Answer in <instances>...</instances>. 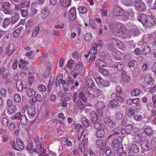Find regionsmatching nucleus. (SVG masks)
<instances>
[{
	"mask_svg": "<svg viewBox=\"0 0 156 156\" xmlns=\"http://www.w3.org/2000/svg\"><path fill=\"white\" fill-rule=\"evenodd\" d=\"M144 81L146 83L151 86L153 85L154 83V79L152 78L151 76L149 75H147L145 76Z\"/></svg>",
	"mask_w": 156,
	"mask_h": 156,
	"instance_id": "9d476101",
	"label": "nucleus"
},
{
	"mask_svg": "<svg viewBox=\"0 0 156 156\" xmlns=\"http://www.w3.org/2000/svg\"><path fill=\"white\" fill-rule=\"evenodd\" d=\"M120 145L122 146V143L117 142L116 141L114 140H113L112 143L111 144L112 149L114 151H116L117 150V149L119 147Z\"/></svg>",
	"mask_w": 156,
	"mask_h": 156,
	"instance_id": "a211bd4d",
	"label": "nucleus"
},
{
	"mask_svg": "<svg viewBox=\"0 0 156 156\" xmlns=\"http://www.w3.org/2000/svg\"><path fill=\"white\" fill-rule=\"evenodd\" d=\"M46 150L43 149L41 144H36V147L34 149V152L36 153H41L43 154L45 153Z\"/></svg>",
	"mask_w": 156,
	"mask_h": 156,
	"instance_id": "1a4fd4ad",
	"label": "nucleus"
},
{
	"mask_svg": "<svg viewBox=\"0 0 156 156\" xmlns=\"http://www.w3.org/2000/svg\"><path fill=\"white\" fill-rule=\"evenodd\" d=\"M11 5L9 2H3L2 5V10L5 14H11L12 12L11 10Z\"/></svg>",
	"mask_w": 156,
	"mask_h": 156,
	"instance_id": "20e7f679",
	"label": "nucleus"
},
{
	"mask_svg": "<svg viewBox=\"0 0 156 156\" xmlns=\"http://www.w3.org/2000/svg\"><path fill=\"white\" fill-rule=\"evenodd\" d=\"M33 147V143H29L26 149L27 151H29L30 153H32L34 152Z\"/></svg>",
	"mask_w": 156,
	"mask_h": 156,
	"instance_id": "e433bc0d",
	"label": "nucleus"
},
{
	"mask_svg": "<svg viewBox=\"0 0 156 156\" xmlns=\"http://www.w3.org/2000/svg\"><path fill=\"white\" fill-rule=\"evenodd\" d=\"M63 98L64 101H68L71 98V94L70 93L68 92L63 94L62 97Z\"/></svg>",
	"mask_w": 156,
	"mask_h": 156,
	"instance_id": "7c9ffc66",
	"label": "nucleus"
},
{
	"mask_svg": "<svg viewBox=\"0 0 156 156\" xmlns=\"http://www.w3.org/2000/svg\"><path fill=\"white\" fill-rule=\"evenodd\" d=\"M86 85L89 88H92L94 86V83L92 79L88 78L86 82Z\"/></svg>",
	"mask_w": 156,
	"mask_h": 156,
	"instance_id": "bb28decb",
	"label": "nucleus"
},
{
	"mask_svg": "<svg viewBox=\"0 0 156 156\" xmlns=\"http://www.w3.org/2000/svg\"><path fill=\"white\" fill-rule=\"evenodd\" d=\"M144 132L148 136L151 135L153 133V130L149 127L145 128L144 130Z\"/></svg>",
	"mask_w": 156,
	"mask_h": 156,
	"instance_id": "c9c22d12",
	"label": "nucleus"
},
{
	"mask_svg": "<svg viewBox=\"0 0 156 156\" xmlns=\"http://www.w3.org/2000/svg\"><path fill=\"white\" fill-rule=\"evenodd\" d=\"M78 97L79 99H81L84 102H86L87 101V98L83 91L79 92L78 94Z\"/></svg>",
	"mask_w": 156,
	"mask_h": 156,
	"instance_id": "a878e982",
	"label": "nucleus"
},
{
	"mask_svg": "<svg viewBox=\"0 0 156 156\" xmlns=\"http://www.w3.org/2000/svg\"><path fill=\"white\" fill-rule=\"evenodd\" d=\"M97 105L98 107L100 109L103 108L105 107L104 103L102 101L98 102Z\"/></svg>",
	"mask_w": 156,
	"mask_h": 156,
	"instance_id": "052dcab7",
	"label": "nucleus"
},
{
	"mask_svg": "<svg viewBox=\"0 0 156 156\" xmlns=\"http://www.w3.org/2000/svg\"><path fill=\"white\" fill-rule=\"evenodd\" d=\"M124 13V10L118 6H116L114 9L113 14L115 16H122Z\"/></svg>",
	"mask_w": 156,
	"mask_h": 156,
	"instance_id": "0eeeda50",
	"label": "nucleus"
},
{
	"mask_svg": "<svg viewBox=\"0 0 156 156\" xmlns=\"http://www.w3.org/2000/svg\"><path fill=\"white\" fill-rule=\"evenodd\" d=\"M117 69L119 71L122 70L124 67L123 63L122 62H117Z\"/></svg>",
	"mask_w": 156,
	"mask_h": 156,
	"instance_id": "a19ab883",
	"label": "nucleus"
},
{
	"mask_svg": "<svg viewBox=\"0 0 156 156\" xmlns=\"http://www.w3.org/2000/svg\"><path fill=\"white\" fill-rule=\"evenodd\" d=\"M95 63L96 66L98 67H103L107 65L106 63L103 60L98 59L96 60Z\"/></svg>",
	"mask_w": 156,
	"mask_h": 156,
	"instance_id": "2eb2a0df",
	"label": "nucleus"
},
{
	"mask_svg": "<svg viewBox=\"0 0 156 156\" xmlns=\"http://www.w3.org/2000/svg\"><path fill=\"white\" fill-rule=\"evenodd\" d=\"M112 153V151L110 149V147H107L106 148L105 151L106 154L108 156L111 155Z\"/></svg>",
	"mask_w": 156,
	"mask_h": 156,
	"instance_id": "e2e57ef3",
	"label": "nucleus"
},
{
	"mask_svg": "<svg viewBox=\"0 0 156 156\" xmlns=\"http://www.w3.org/2000/svg\"><path fill=\"white\" fill-rule=\"evenodd\" d=\"M21 114L20 112L17 113L15 115L12 116L11 119H18L20 120L21 118Z\"/></svg>",
	"mask_w": 156,
	"mask_h": 156,
	"instance_id": "5fc2aeb1",
	"label": "nucleus"
},
{
	"mask_svg": "<svg viewBox=\"0 0 156 156\" xmlns=\"http://www.w3.org/2000/svg\"><path fill=\"white\" fill-rule=\"evenodd\" d=\"M123 115L120 112H118L116 114L115 117L117 119H121L123 117Z\"/></svg>",
	"mask_w": 156,
	"mask_h": 156,
	"instance_id": "338daca9",
	"label": "nucleus"
},
{
	"mask_svg": "<svg viewBox=\"0 0 156 156\" xmlns=\"http://www.w3.org/2000/svg\"><path fill=\"white\" fill-rule=\"evenodd\" d=\"M112 42L113 44L114 45H116L117 46L119 45V43H121L120 41L115 38L112 39Z\"/></svg>",
	"mask_w": 156,
	"mask_h": 156,
	"instance_id": "09e8293b",
	"label": "nucleus"
},
{
	"mask_svg": "<svg viewBox=\"0 0 156 156\" xmlns=\"http://www.w3.org/2000/svg\"><path fill=\"white\" fill-rule=\"evenodd\" d=\"M16 107L15 105L9 107L8 108V112L10 115H12V113H14L16 110Z\"/></svg>",
	"mask_w": 156,
	"mask_h": 156,
	"instance_id": "c756f323",
	"label": "nucleus"
},
{
	"mask_svg": "<svg viewBox=\"0 0 156 156\" xmlns=\"http://www.w3.org/2000/svg\"><path fill=\"white\" fill-rule=\"evenodd\" d=\"M95 112L96 114H97V115L99 116H101L103 113V111H102L101 109H100L99 108L97 109Z\"/></svg>",
	"mask_w": 156,
	"mask_h": 156,
	"instance_id": "69168bd1",
	"label": "nucleus"
},
{
	"mask_svg": "<svg viewBox=\"0 0 156 156\" xmlns=\"http://www.w3.org/2000/svg\"><path fill=\"white\" fill-rule=\"evenodd\" d=\"M104 122L108 126L111 128L115 127L116 126V123L113 121L110 118L106 117L104 119Z\"/></svg>",
	"mask_w": 156,
	"mask_h": 156,
	"instance_id": "423d86ee",
	"label": "nucleus"
},
{
	"mask_svg": "<svg viewBox=\"0 0 156 156\" xmlns=\"http://www.w3.org/2000/svg\"><path fill=\"white\" fill-rule=\"evenodd\" d=\"M77 105L79 106V107L81 109H83L85 107V105L80 100L78 99L76 102Z\"/></svg>",
	"mask_w": 156,
	"mask_h": 156,
	"instance_id": "37998d69",
	"label": "nucleus"
},
{
	"mask_svg": "<svg viewBox=\"0 0 156 156\" xmlns=\"http://www.w3.org/2000/svg\"><path fill=\"white\" fill-rule=\"evenodd\" d=\"M83 129L81 128H80L79 129L78 131V132L77 137L79 140H80L81 138L82 137L83 132Z\"/></svg>",
	"mask_w": 156,
	"mask_h": 156,
	"instance_id": "3c124183",
	"label": "nucleus"
},
{
	"mask_svg": "<svg viewBox=\"0 0 156 156\" xmlns=\"http://www.w3.org/2000/svg\"><path fill=\"white\" fill-rule=\"evenodd\" d=\"M27 93L28 96L31 98L32 97H34L35 94V91L32 88H29L27 91Z\"/></svg>",
	"mask_w": 156,
	"mask_h": 156,
	"instance_id": "c85d7f7f",
	"label": "nucleus"
},
{
	"mask_svg": "<svg viewBox=\"0 0 156 156\" xmlns=\"http://www.w3.org/2000/svg\"><path fill=\"white\" fill-rule=\"evenodd\" d=\"M137 20L142 23L144 26L151 27L156 24V18L153 15H147L144 14L139 15Z\"/></svg>",
	"mask_w": 156,
	"mask_h": 156,
	"instance_id": "f257e3e1",
	"label": "nucleus"
},
{
	"mask_svg": "<svg viewBox=\"0 0 156 156\" xmlns=\"http://www.w3.org/2000/svg\"><path fill=\"white\" fill-rule=\"evenodd\" d=\"M135 110L133 109L132 108H129L128 112V115L130 117L133 115L135 113Z\"/></svg>",
	"mask_w": 156,
	"mask_h": 156,
	"instance_id": "680f3d73",
	"label": "nucleus"
},
{
	"mask_svg": "<svg viewBox=\"0 0 156 156\" xmlns=\"http://www.w3.org/2000/svg\"><path fill=\"white\" fill-rule=\"evenodd\" d=\"M152 100L153 103V107L156 108V94L153 96Z\"/></svg>",
	"mask_w": 156,
	"mask_h": 156,
	"instance_id": "0e129e2a",
	"label": "nucleus"
},
{
	"mask_svg": "<svg viewBox=\"0 0 156 156\" xmlns=\"http://www.w3.org/2000/svg\"><path fill=\"white\" fill-rule=\"evenodd\" d=\"M134 5L136 9L140 11H144L146 9L145 4L140 0H136L134 2Z\"/></svg>",
	"mask_w": 156,
	"mask_h": 156,
	"instance_id": "7ed1b4c3",
	"label": "nucleus"
},
{
	"mask_svg": "<svg viewBox=\"0 0 156 156\" xmlns=\"http://www.w3.org/2000/svg\"><path fill=\"white\" fill-rule=\"evenodd\" d=\"M81 122L84 127L86 128L90 126V122L85 117H83L81 119Z\"/></svg>",
	"mask_w": 156,
	"mask_h": 156,
	"instance_id": "5701e85b",
	"label": "nucleus"
},
{
	"mask_svg": "<svg viewBox=\"0 0 156 156\" xmlns=\"http://www.w3.org/2000/svg\"><path fill=\"white\" fill-rule=\"evenodd\" d=\"M92 37L91 34L90 33H88L85 35L84 39L86 42H87L90 41L92 39Z\"/></svg>",
	"mask_w": 156,
	"mask_h": 156,
	"instance_id": "473e14b6",
	"label": "nucleus"
},
{
	"mask_svg": "<svg viewBox=\"0 0 156 156\" xmlns=\"http://www.w3.org/2000/svg\"><path fill=\"white\" fill-rule=\"evenodd\" d=\"M10 23V19L9 18H6L3 21L2 27L4 28H5L8 26Z\"/></svg>",
	"mask_w": 156,
	"mask_h": 156,
	"instance_id": "2f4dec72",
	"label": "nucleus"
},
{
	"mask_svg": "<svg viewBox=\"0 0 156 156\" xmlns=\"http://www.w3.org/2000/svg\"><path fill=\"white\" fill-rule=\"evenodd\" d=\"M151 144V145H153L155 148H156V137L152 139Z\"/></svg>",
	"mask_w": 156,
	"mask_h": 156,
	"instance_id": "774afa93",
	"label": "nucleus"
},
{
	"mask_svg": "<svg viewBox=\"0 0 156 156\" xmlns=\"http://www.w3.org/2000/svg\"><path fill=\"white\" fill-rule=\"evenodd\" d=\"M130 80V78L128 76L125 75V76L122 77V81L124 83L129 82Z\"/></svg>",
	"mask_w": 156,
	"mask_h": 156,
	"instance_id": "a18cd8bd",
	"label": "nucleus"
},
{
	"mask_svg": "<svg viewBox=\"0 0 156 156\" xmlns=\"http://www.w3.org/2000/svg\"><path fill=\"white\" fill-rule=\"evenodd\" d=\"M99 116L96 114V112L93 110L91 111L90 114V117L92 123H96Z\"/></svg>",
	"mask_w": 156,
	"mask_h": 156,
	"instance_id": "f8f14e48",
	"label": "nucleus"
},
{
	"mask_svg": "<svg viewBox=\"0 0 156 156\" xmlns=\"http://www.w3.org/2000/svg\"><path fill=\"white\" fill-rule=\"evenodd\" d=\"M83 62L82 61H79L78 63L77 64L75 67L74 72L77 71H81L83 70L82 68Z\"/></svg>",
	"mask_w": 156,
	"mask_h": 156,
	"instance_id": "cd10ccee",
	"label": "nucleus"
},
{
	"mask_svg": "<svg viewBox=\"0 0 156 156\" xmlns=\"http://www.w3.org/2000/svg\"><path fill=\"white\" fill-rule=\"evenodd\" d=\"M130 149L133 153L136 154L139 151V148L135 144H133L130 146Z\"/></svg>",
	"mask_w": 156,
	"mask_h": 156,
	"instance_id": "393cba45",
	"label": "nucleus"
},
{
	"mask_svg": "<svg viewBox=\"0 0 156 156\" xmlns=\"http://www.w3.org/2000/svg\"><path fill=\"white\" fill-rule=\"evenodd\" d=\"M99 71L102 75L104 76H107L109 74L108 70L104 68L100 69Z\"/></svg>",
	"mask_w": 156,
	"mask_h": 156,
	"instance_id": "4c0bfd02",
	"label": "nucleus"
},
{
	"mask_svg": "<svg viewBox=\"0 0 156 156\" xmlns=\"http://www.w3.org/2000/svg\"><path fill=\"white\" fill-rule=\"evenodd\" d=\"M116 27L117 31L116 32H113L112 33V34L119 36L122 35L124 33V30L125 29L124 25L121 23H118L116 24Z\"/></svg>",
	"mask_w": 156,
	"mask_h": 156,
	"instance_id": "f03ea898",
	"label": "nucleus"
},
{
	"mask_svg": "<svg viewBox=\"0 0 156 156\" xmlns=\"http://www.w3.org/2000/svg\"><path fill=\"white\" fill-rule=\"evenodd\" d=\"M20 120V123L22 125H26L28 123V120L25 115H22L21 117Z\"/></svg>",
	"mask_w": 156,
	"mask_h": 156,
	"instance_id": "aec40b11",
	"label": "nucleus"
},
{
	"mask_svg": "<svg viewBox=\"0 0 156 156\" xmlns=\"http://www.w3.org/2000/svg\"><path fill=\"white\" fill-rule=\"evenodd\" d=\"M69 17L72 20H74L76 17V12L75 7L71 8L69 11Z\"/></svg>",
	"mask_w": 156,
	"mask_h": 156,
	"instance_id": "6e6552de",
	"label": "nucleus"
},
{
	"mask_svg": "<svg viewBox=\"0 0 156 156\" xmlns=\"http://www.w3.org/2000/svg\"><path fill=\"white\" fill-rule=\"evenodd\" d=\"M49 13V11L46 9H42L41 13L42 17L43 19H46L48 16Z\"/></svg>",
	"mask_w": 156,
	"mask_h": 156,
	"instance_id": "412c9836",
	"label": "nucleus"
},
{
	"mask_svg": "<svg viewBox=\"0 0 156 156\" xmlns=\"http://www.w3.org/2000/svg\"><path fill=\"white\" fill-rule=\"evenodd\" d=\"M23 82L21 81H19L16 82V87L18 90L20 91L22 90L23 89Z\"/></svg>",
	"mask_w": 156,
	"mask_h": 156,
	"instance_id": "72a5a7b5",
	"label": "nucleus"
},
{
	"mask_svg": "<svg viewBox=\"0 0 156 156\" xmlns=\"http://www.w3.org/2000/svg\"><path fill=\"white\" fill-rule=\"evenodd\" d=\"M100 85L103 87H108L110 85V83L108 81L105 80H102Z\"/></svg>",
	"mask_w": 156,
	"mask_h": 156,
	"instance_id": "8fccbe9b",
	"label": "nucleus"
},
{
	"mask_svg": "<svg viewBox=\"0 0 156 156\" xmlns=\"http://www.w3.org/2000/svg\"><path fill=\"white\" fill-rule=\"evenodd\" d=\"M133 52L136 56L140 55L141 54L140 49L138 48H136Z\"/></svg>",
	"mask_w": 156,
	"mask_h": 156,
	"instance_id": "13d9d810",
	"label": "nucleus"
},
{
	"mask_svg": "<svg viewBox=\"0 0 156 156\" xmlns=\"http://www.w3.org/2000/svg\"><path fill=\"white\" fill-rule=\"evenodd\" d=\"M14 100L16 103L19 102L21 101V98L17 94H15L14 96Z\"/></svg>",
	"mask_w": 156,
	"mask_h": 156,
	"instance_id": "864d4df0",
	"label": "nucleus"
},
{
	"mask_svg": "<svg viewBox=\"0 0 156 156\" xmlns=\"http://www.w3.org/2000/svg\"><path fill=\"white\" fill-rule=\"evenodd\" d=\"M133 118L136 121H140L143 119V117L142 115H135Z\"/></svg>",
	"mask_w": 156,
	"mask_h": 156,
	"instance_id": "bf43d9fd",
	"label": "nucleus"
},
{
	"mask_svg": "<svg viewBox=\"0 0 156 156\" xmlns=\"http://www.w3.org/2000/svg\"><path fill=\"white\" fill-rule=\"evenodd\" d=\"M78 9L80 13L85 14L87 12V8L84 6H81L79 7Z\"/></svg>",
	"mask_w": 156,
	"mask_h": 156,
	"instance_id": "f704fd0d",
	"label": "nucleus"
},
{
	"mask_svg": "<svg viewBox=\"0 0 156 156\" xmlns=\"http://www.w3.org/2000/svg\"><path fill=\"white\" fill-rule=\"evenodd\" d=\"M35 109L34 107H29L28 108L27 112L31 117L34 116L35 114Z\"/></svg>",
	"mask_w": 156,
	"mask_h": 156,
	"instance_id": "4be33fe9",
	"label": "nucleus"
},
{
	"mask_svg": "<svg viewBox=\"0 0 156 156\" xmlns=\"http://www.w3.org/2000/svg\"><path fill=\"white\" fill-rule=\"evenodd\" d=\"M103 146L102 141L101 139L98 140L96 142V147L98 148H101Z\"/></svg>",
	"mask_w": 156,
	"mask_h": 156,
	"instance_id": "c03bdc74",
	"label": "nucleus"
},
{
	"mask_svg": "<svg viewBox=\"0 0 156 156\" xmlns=\"http://www.w3.org/2000/svg\"><path fill=\"white\" fill-rule=\"evenodd\" d=\"M71 0H61L60 4L62 6L67 7L70 5Z\"/></svg>",
	"mask_w": 156,
	"mask_h": 156,
	"instance_id": "6ab92c4d",
	"label": "nucleus"
},
{
	"mask_svg": "<svg viewBox=\"0 0 156 156\" xmlns=\"http://www.w3.org/2000/svg\"><path fill=\"white\" fill-rule=\"evenodd\" d=\"M105 126H102L99 129L97 130L96 136L97 138H101L103 137L105 134Z\"/></svg>",
	"mask_w": 156,
	"mask_h": 156,
	"instance_id": "9b49d317",
	"label": "nucleus"
},
{
	"mask_svg": "<svg viewBox=\"0 0 156 156\" xmlns=\"http://www.w3.org/2000/svg\"><path fill=\"white\" fill-rule=\"evenodd\" d=\"M133 131L132 125L131 124L128 125L125 127V128H122L121 130V132L122 134L125 136L132 133Z\"/></svg>",
	"mask_w": 156,
	"mask_h": 156,
	"instance_id": "39448f33",
	"label": "nucleus"
},
{
	"mask_svg": "<svg viewBox=\"0 0 156 156\" xmlns=\"http://www.w3.org/2000/svg\"><path fill=\"white\" fill-rule=\"evenodd\" d=\"M20 28H18L13 33V36L14 37L16 38L18 37L20 34Z\"/></svg>",
	"mask_w": 156,
	"mask_h": 156,
	"instance_id": "de8ad7c7",
	"label": "nucleus"
},
{
	"mask_svg": "<svg viewBox=\"0 0 156 156\" xmlns=\"http://www.w3.org/2000/svg\"><path fill=\"white\" fill-rule=\"evenodd\" d=\"M120 132L121 130L118 128H115L112 130V133L109 135L108 138H109L113 136H116L119 135Z\"/></svg>",
	"mask_w": 156,
	"mask_h": 156,
	"instance_id": "b1692460",
	"label": "nucleus"
},
{
	"mask_svg": "<svg viewBox=\"0 0 156 156\" xmlns=\"http://www.w3.org/2000/svg\"><path fill=\"white\" fill-rule=\"evenodd\" d=\"M151 51V48L149 46H145L141 51V53L144 55H147L150 53Z\"/></svg>",
	"mask_w": 156,
	"mask_h": 156,
	"instance_id": "dca6fc26",
	"label": "nucleus"
},
{
	"mask_svg": "<svg viewBox=\"0 0 156 156\" xmlns=\"http://www.w3.org/2000/svg\"><path fill=\"white\" fill-rule=\"evenodd\" d=\"M49 70L50 68L49 67H47L45 69V71L44 72V76L45 78L47 77L48 76H50V73L49 71Z\"/></svg>",
	"mask_w": 156,
	"mask_h": 156,
	"instance_id": "4d7b16f0",
	"label": "nucleus"
},
{
	"mask_svg": "<svg viewBox=\"0 0 156 156\" xmlns=\"http://www.w3.org/2000/svg\"><path fill=\"white\" fill-rule=\"evenodd\" d=\"M9 122L8 120L5 117H4L2 119V124L4 126H7L8 125Z\"/></svg>",
	"mask_w": 156,
	"mask_h": 156,
	"instance_id": "49530a36",
	"label": "nucleus"
},
{
	"mask_svg": "<svg viewBox=\"0 0 156 156\" xmlns=\"http://www.w3.org/2000/svg\"><path fill=\"white\" fill-rule=\"evenodd\" d=\"M148 141L147 140H145L141 142V146L143 150L145 151H148L149 149Z\"/></svg>",
	"mask_w": 156,
	"mask_h": 156,
	"instance_id": "ddd939ff",
	"label": "nucleus"
},
{
	"mask_svg": "<svg viewBox=\"0 0 156 156\" xmlns=\"http://www.w3.org/2000/svg\"><path fill=\"white\" fill-rule=\"evenodd\" d=\"M32 100H35L36 101H37L38 102H40L42 101V98L41 95L40 94H38L37 95L36 97H33L32 98Z\"/></svg>",
	"mask_w": 156,
	"mask_h": 156,
	"instance_id": "58836bf2",
	"label": "nucleus"
},
{
	"mask_svg": "<svg viewBox=\"0 0 156 156\" xmlns=\"http://www.w3.org/2000/svg\"><path fill=\"white\" fill-rule=\"evenodd\" d=\"M100 93V90L98 89H95L93 91V94L94 97L97 98L99 96Z\"/></svg>",
	"mask_w": 156,
	"mask_h": 156,
	"instance_id": "79ce46f5",
	"label": "nucleus"
},
{
	"mask_svg": "<svg viewBox=\"0 0 156 156\" xmlns=\"http://www.w3.org/2000/svg\"><path fill=\"white\" fill-rule=\"evenodd\" d=\"M19 17L18 16L16 15L13 16L12 18L11 23L14 24L16 23L18 20Z\"/></svg>",
	"mask_w": 156,
	"mask_h": 156,
	"instance_id": "603ef678",
	"label": "nucleus"
},
{
	"mask_svg": "<svg viewBox=\"0 0 156 156\" xmlns=\"http://www.w3.org/2000/svg\"><path fill=\"white\" fill-rule=\"evenodd\" d=\"M108 105L110 108L116 109L118 107L119 104L116 100H114L109 102Z\"/></svg>",
	"mask_w": 156,
	"mask_h": 156,
	"instance_id": "f3484780",
	"label": "nucleus"
},
{
	"mask_svg": "<svg viewBox=\"0 0 156 156\" xmlns=\"http://www.w3.org/2000/svg\"><path fill=\"white\" fill-rule=\"evenodd\" d=\"M38 89L40 91L44 92L46 90V87L42 84H40L38 86Z\"/></svg>",
	"mask_w": 156,
	"mask_h": 156,
	"instance_id": "6e6d98bb",
	"label": "nucleus"
},
{
	"mask_svg": "<svg viewBox=\"0 0 156 156\" xmlns=\"http://www.w3.org/2000/svg\"><path fill=\"white\" fill-rule=\"evenodd\" d=\"M140 90L138 89H135L132 90L131 94L132 96H137L140 93Z\"/></svg>",
	"mask_w": 156,
	"mask_h": 156,
	"instance_id": "ea45409f",
	"label": "nucleus"
},
{
	"mask_svg": "<svg viewBox=\"0 0 156 156\" xmlns=\"http://www.w3.org/2000/svg\"><path fill=\"white\" fill-rule=\"evenodd\" d=\"M16 143L18 148L21 150L24 149L25 145L24 142L21 139L19 138H17Z\"/></svg>",
	"mask_w": 156,
	"mask_h": 156,
	"instance_id": "4468645a",
	"label": "nucleus"
}]
</instances>
